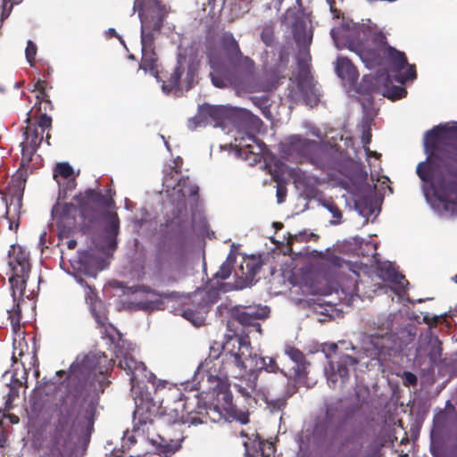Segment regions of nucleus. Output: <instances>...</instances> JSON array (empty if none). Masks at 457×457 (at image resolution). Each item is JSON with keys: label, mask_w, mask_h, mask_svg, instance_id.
<instances>
[{"label": "nucleus", "mask_w": 457, "mask_h": 457, "mask_svg": "<svg viewBox=\"0 0 457 457\" xmlns=\"http://www.w3.org/2000/svg\"><path fill=\"white\" fill-rule=\"evenodd\" d=\"M427 159L416 169L424 196L442 218L457 216V121L440 123L423 137Z\"/></svg>", "instance_id": "3"}, {"label": "nucleus", "mask_w": 457, "mask_h": 457, "mask_svg": "<svg viewBox=\"0 0 457 457\" xmlns=\"http://www.w3.org/2000/svg\"><path fill=\"white\" fill-rule=\"evenodd\" d=\"M24 140L21 143V176L27 172L29 163L37 149L43 141L44 134L40 133L37 127L27 126L23 131Z\"/></svg>", "instance_id": "17"}, {"label": "nucleus", "mask_w": 457, "mask_h": 457, "mask_svg": "<svg viewBox=\"0 0 457 457\" xmlns=\"http://www.w3.org/2000/svg\"><path fill=\"white\" fill-rule=\"evenodd\" d=\"M76 187V181L74 179H70L65 186L63 187L62 190L60 188L59 190V198H65L66 194L68 191H71Z\"/></svg>", "instance_id": "50"}, {"label": "nucleus", "mask_w": 457, "mask_h": 457, "mask_svg": "<svg viewBox=\"0 0 457 457\" xmlns=\"http://www.w3.org/2000/svg\"><path fill=\"white\" fill-rule=\"evenodd\" d=\"M330 34L337 48L345 46L354 52L367 69L386 66L395 72V79L401 85L416 79L415 65L408 63L403 52L386 44L383 32L373 31L363 24L344 21L331 29ZM381 95L395 101L404 97L407 91L403 86L384 84Z\"/></svg>", "instance_id": "5"}, {"label": "nucleus", "mask_w": 457, "mask_h": 457, "mask_svg": "<svg viewBox=\"0 0 457 457\" xmlns=\"http://www.w3.org/2000/svg\"><path fill=\"white\" fill-rule=\"evenodd\" d=\"M232 286L228 283H226V284H221L220 287V289L222 290L223 292H228L229 290L232 289Z\"/></svg>", "instance_id": "61"}, {"label": "nucleus", "mask_w": 457, "mask_h": 457, "mask_svg": "<svg viewBox=\"0 0 457 457\" xmlns=\"http://www.w3.org/2000/svg\"><path fill=\"white\" fill-rule=\"evenodd\" d=\"M281 373H283L284 377L287 378V384H288V395H293L295 392V389H291L290 388V380H291V378H292V375H287L286 372H284L283 370H281Z\"/></svg>", "instance_id": "57"}, {"label": "nucleus", "mask_w": 457, "mask_h": 457, "mask_svg": "<svg viewBox=\"0 0 457 457\" xmlns=\"http://www.w3.org/2000/svg\"><path fill=\"white\" fill-rule=\"evenodd\" d=\"M231 367L248 371L247 374L237 378L235 387L249 406L258 404L260 400L269 406L272 405L274 410H279L284 405V400H271L263 389L257 388L258 372L278 370L275 360L253 353L247 338L237 336L229 337L223 344L220 353L211 354L198 366L195 371L193 381L198 383L200 378L206 377L210 383H216V386H219L228 378Z\"/></svg>", "instance_id": "4"}, {"label": "nucleus", "mask_w": 457, "mask_h": 457, "mask_svg": "<svg viewBox=\"0 0 457 457\" xmlns=\"http://www.w3.org/2000/svg\"><path fill=\"white\" fill-rule=\"evenodd\" d=\"M232 267L228 266V263H222L219 270L214 274L216 279H227L231 275Z\"/></svg>", "instance_id": "46"}, {"label": "nucleus", "mask_w": 457, "mask_h": 457, "mask_svg": "<svg viewBox=\"0 0 457 457\" xmlns=\"http://www.w3.org/2000/svg\"><path fill=\"white\" fill-rule=\"evenodd\" d=\"M393 313H381L371 315L363 320L367 331L360 336V347L355 356L341 354L336 361H331L325 368L328 384L331 388L343 386L349 378L350 371L365 358L374 362L372 365H380L382 360L402 350L403 342L392 333Z\"/></svg>", "instance_id": "6"}, {"label": "nucleus", "mask_w": 457, "mask_h": 457, "mask_svg": "<svg viewBox=\"0 0 457 457\" xmlns=\"http://www.w3.org/2000/svg\"><path fill=\"white\" fill-rule=\"evenodd\" d=\"M182 162L180 157L174 161V166L164 170L162 187L169 204L172 206V214L179 216L186 209V196H195L198 193V186L193 183L188 177H182L179 170V163Z\"/></svg>", "instance_id": "12"}, {"label": "nucleus", "mask_w": 457, "mask_h": 457, "mask_svg": "<svg viewBox=\"0 0 457 457\" xmlns=\"http://www.w3.org/2000/svg\"><path fill=\"white\" fill-rule=\"evenodd\" d=\"M320 205L331 213L333 220H329L331 225H338L342 222V212L337 205L331 200L324 199L321 200Z\"/></svg>", "instance_id": "37"}, {"label": "nucleus", "mask_w": 457, "mask_h": 457, "mask_svg": "<svg viewBox=\"0 0 457 457\" xmlns=\"http://www.w3.org/2000/svg\"><path fill=\"white\" fill-rule=\"evenodd\" d=\"M202 56L193 46H179L177 62L168 82L162 81V90L165 95L174 91V95L185 89L189 90L198 82V71Z\"/></svg>", "instance_id": "10"}, {"label": "nucleus", "mask_w": 457, "mask_h": 457, "mask_svg": "<svg viewBox=\"0 0 457 457\" xmlns=\"http://www.w3.org/2000/svg\"><path fill=\"white\" fill-rule=\"evenodd\" d=\"M207 125H212V123L204 104L199 105L197 113L188 120L187 127L189 129L195 130L198 128L206 127Z\"/></svg>", "instance_id": "35"}, {"label": "nucleus", "mask_w": 457, "mask_h": 457, "mask_svg": "<svg viewBox=\"0 0 457 457\" xmlns=\"http://www.w3.org/2000/svg\"><path fill=\"white\" fill-rule=\"evenodd\" d=\"M73 171V168L68 162H60L56 164L54 178L59 185V187H62V186L60 178L67 179L71 177Z\"/></svg>", "instance_id": "38"}, {"label": "nucleus", "mask_w": 457, "mask_h": 457, "mask_svg": "<svg viewBox=\"0 0 457 457\" xmlns=\"http://www.w3.org/2000/svg\"><path fill=\"white\" fill-rule=\"evenodd\" d=\"M76 210L73 204L69 203H56L52 208L53 219L56 220V223L60 225L67 219L72 212Z\"/></svg>", "instance_id": "34"}, {"label": "nucleus", "mask_w": 457, "mask_h": 457, "mask_svg": "<svg viewBox=\"0 0 457 457\" xmlns=\"http://www.w3.org/2000/svg\"><path fill=\"white\" fill-rule=\"evenodd\" d=\"M349 285L343 286L340 290H336L335 294L327 295L328 300H323L320 308V313L329 318L338 317L340 313L346 312L347 309L354 304V302L360 298L356 293L358 290L356 281H347Z\"/></svg>", "instance_id": "16"}, {"label": "nucleus", "mask_w": 457, "mask_h": 457, "mask_svg": "<svg viewBox=\"0 0 457 457\" xmlns=\"http://www.w3.org/2000/svg\"><path fill=\"white\" fill-rule=\"evenodd\" d=\"M9 266L12 270L9 283L14 305L12 311L8 312L12 331L17 334L21 329L20 303L23 300L24 290L30 270L27 254L21 252L17 256L9 261Z\"/></svg>", "instance_id": "13"}, {"label": "nucleus", "mask_w": 457, "mask_h": 457, "mask_svg": "<svg viewBox=\"0 0 457 457\" xmlns=\"http://www.w3.org/2000/svg\"><path fill=\"white\" fill-rule=\"evenodd\" d=\"M286 145L289 154H295L300 158L309 160H312L320 149L317 141L303 138L298 135L287 137Z\"/></svg>", "instance_id": "22"}, {"label": "nucleus", "mask_w": 457, "mask_h": 457, "mask_svg": "<svg viewBox=\"0 0 457 457\" xmlns=\"http://www.w3.org/2000/svg\"><path fill=\"white\" fill-rule=\"evenodd\" d=\"M371 140V132L370 125L365 123L362 125V135H361V143L363 147L369 145Z\"/></svg>", "instance_id": "48"}, {"label": "nucleus", "mask_w": 457, "mask_h": 457, "mask_svg": "<svg viewBox=\"0 0 457 457\" xmlns=\"http://www.w3.org/2000/svg\"><path fill=\"white\" fill-rule=\"evenodd\" d=\"M101 361L95 354H80L71 364L69 372L56 371L40 388L46 396L58 402L59 414L56 429L68 442L62 450L56 449L50 457H71L70 451L78 444L88 440L94 428L99 394L104 392V371L96 368Z\"/></svg>", "instance_id": "1"}, {"label": "nucleus", "mask_w": 457, "mask_h": 457, "mask_svg": "<svg viewBox=\"0 0 457 457\" xmlns=\"http://www.w3.org/2000/svg\"><path fill=\"white\" fill-rule=\"evenodd\" d=\"M182 315L187 320L191 321L194 325L197 324V320L195 319V313L191 309L187 308V309L184 310Z\"/></svg>", "instance_id": "53"}, {"label": "nucleus", "mask_w": 457, "mask_h": 457, "mask_svg": "<svg viewBox=\"0 0 457 457\" xmlns=\"http://www.w3.org/2000/svg\"><path fill=\"white\" fill-rule=\"evenodd\" d=\"M21 206V195H12L10 199V203L6 201V215H9L12 212L15 214L19 212Z\"/></svg>", "instance_id": "42"}, {"label": "nucleus", "mask_w": 457, "mask_h": 457, "mask_svg": "<svg viewBox=\"0 0 457 457\" xmlns=\"http://www.w3.org/2000/svg\"><path fill=\"white\" fill-rule=\"evenodd\" d=\"M356 411V405H348L345 401L337 399L327 405L325 417L335 428H339L347 423Z\"/></svg>", "instance_id": "21"}, {"label": "nucleus", "mask_w": 457, "mask_h": 457, "mask_svg": "<svg viewBox=\"0 0 457 457\" xmlns=\"http://www.w3.org/2000/svg\"><path fill=\"white\" fill-rule=\"evenodd\" d=\"M354 209L365 219L363 224L368 222L369 217H376L380 209L378 206L375 188L369 186L360 191L354 198Z\"/></svg>", "instance_id": "20"}, {"label": "nucleus", "mask_w": 457, "mask_h": 457, "mask_svg": "<svg viewBox=\"0 0 457 457\" xmlns=\"http://www.w3.org/2000/svg\"><path fill=\"white\" fill-rule=\"evenodd\" d=\"M401 334L402 335H407L410 337V340H412L413 336L411 334L410 330H405V329L402 330Z\"/></svg>", "instance_id": "64"}, {"label": "nucleus", "mask_w": 457, "mask_h": 457, "mask_svg": "<svg viewBox=\"0 0 457 457\" xmlns=\"http://www.w3.org/2000/svg\"><path fill=\"white\" fill-rule=\"evenodd\" d=\"M156 266L161 276L171 277L179 270L181 261L175 255L161 253L156 259Z\"/></svg>", "instance_id": "32"}, {"label": "nucleus", "mask_w": 457, "mask_h": 457, "mask_svg": "<svg viewBox=\"0 0 457 457\" xmlns=\"http://www.w3.org/2000/svg\"><path fill=\"white\" fill-rule=\"evenodd\" d=\"M204 109L210 117L212 126L224 129L228 121L231 120L236 113V108L228 105H210L204 104Z\"/></svg>", "instance_id": "29"}, {"label": "nucleus", "mask_w": 457, "mask_h": 457, "mask_svg": "<svg viewBox=\"0 0 457 457\" xmlns=\"http://www.w3.org/2000/svg\"><path fill=\"white\" fill-rule=\"evenodd\" d=\"M52 118L46 113L40 115L37 127L40 133L44 134L46 129L51 128Z\"/></svg>", "instance_id": "45"}, {"label": "nucleus", "mask_w": 457, "mask_h": 457, "mask_svg": "<svg viewBox=\"0 0 457 457\" xmlns=\"http://www.w3.org/2000/svg\"><path fill=\"white\" fill-rule=\"evenodd\" d=\"M37 47L32 40H28L25 49V56L31 67L34 66V59L37 54Z\"/></svg>", "instance_id": "43"}, {"label": "nucleus", "mask_w": 457, "mask_h": 457, "mask_svg": "<svg viewBox=\"0 0 457 457\" xmlns=\"http://www.w3.org/2000/svg\"><path fill=\"white\" fill-rule=\"evenodd\" d=\"M311 133L312 136L321 139L322 138V135L320 131V129H316L315 127H312V129H310Z\"/></svg>", "instance_id": "60"}, {"label": "nucleus", "mask_w": 457, "mask_h": 457, "mask_svg": "<svg viewBox=\"0 0 457 457\" xmlns=\"http://www.w3.org/2000/svg\"><path fill=\"white\" fill-rule=\"evenodd\" d=\"M135 293L142 294L145 298L143 300L132 302L130 303L131 309L149 312L164 309L165 303L162 300V294L156 293L154 290H152L150 287L145 286L137 287L135 290Z\"/></svg>", "instance_id": "24"}, {"label": "nucleus", "mask_w": 457, "mask_h": 457, "mask_svg": "<svg viewBox=\"0 0 457 457\" xmlns=\"http://www.w3.org/2000/svg\"><path fill=\"white\" fill-rule=\"evenodd\" d=\"M104 220L106 223L103 237V250L107 253L117 246V236L120 229V220L117 213L105 211Z\"/></svg>", "instance_id": "27"}, {"label": "nucleus", "mask_w": 457, "mask_h": 457, "mask_svg": "<svg viewBox=\"0 0 457 457\" xmlns=\"http://www.w3.org/2000/svg\"><path fill=\"white\" fill-rule=\"evenodd\" d=\"M76 245H77V241L74 239L69 240L67 242V246L69 249H73L76 247Z\"/></svg>", "instance_id": "62"}, {"label": "nucleus", "mask_w": 457, "mask_h": 457, "mask_svg": "<svg viewBox=\"0 0 457 457\" xmlns=\"http://www.w3.org/2000/svg\"><path fill=\"white\" fill-rule=\"evenodd\" d=\"M134 11L138 10L141 23L142 59L140 69L148 71L159 80L158 56L154 41L161 34L170 8L161 0H135Z\"/></svg>", "instance_id": "7"}, {"label": "nucleus", "mask_w": 457, "mask_h": 457, "mask_svg": "<svg viewBox=\"0 0 457 457\" xmlns=\"http://www.w3.org/2000/svg\"><path fill=\"white\" fill-rule=\"evenodd\" d=\"M390 81V76L386 71L377 74L376 76L371 74L364 75L361 84L356 87L355 91L361 95H370L373 93L381 94L384 84Z\"/></svg>", "instance_id": "28"}, {"label": "nucleus", "mask_w": 457, "mask_h": 457, "mask_svg": "<svg viewBox=\"0 0 457 457\" xmlns=\"http://www.w3.org/2000/svg\"><path fill=\"white\" fill-rule=\"evenodd\" d=\"M364 148V151H365V154L367 156V159H370L371 156L375 157V158H378L380 156L379 154H378L377 152H374V151H371L368 145L366 147H363Z\"/></svg>", "instance_id": "55"}, {"label": "nucleus", "mask_w": 457, "mask_h": 457, "mask_svg": "<svg viewBox=\"0 0 457 457\" xmlns=\"http://www.w3.org/2000/svg\"><path fill=\"white\" fill-rule=\"evenodd\" d=\"M253 447H255L256 445H258V450L261 452L262 457H270L269 454L266 455L264 453V447L265 446H267L269 448V450H270V451L273 450L272 444L268 442V441H266V442L258 441L257 443L253 442Z\"/></svg>", "instance_id": "52"}, {"label": "nucleus", "mask_w": 457, "mask_h": 457, "mask_svg": "<svg viewBox=\"0 0 457 457\" xmlns=\"http://www.w3.org/2000/svg\"><path fill=\"white\" fill-rule=\"evenodd\" d=\"M221 44L230 67L239 77L237 86L249 92L261 91L262 87L255 83V63L243 54L234 35L228 31L223 33Z\"/></svg>", "instance_id": "11"}, {"label": "nucleus", "mask_w": 457, "mask_h": 457, "mask_svg": "<svg viewBox=\"0 0 457 457\" xmlns=\"http://www.w3.org/2000/svg\"><path fill=\"white\" fill-rule=\"evenodd\" d=\"M86 195L87 198L104 208H108L111 204V201L105 195L101 193H97L93 189L87 190Z\"/></svg>", "instance_id": "40"}, {"label": "nucleus", "mask_w": 457, "mask_h": 457, "mask_svg": "<svg viewBox=\"0 0 457 457\" xmlns=\"http://www.w3.org/2000/svg\"><path fill=\"white\" fill-rule=\"evenodd\" d=\"M71 268L77 274H84L88 278H96L98 272L104 269L103 260L96 256L93 250L79 252L78 258L71 261Z\"/></svg>", "instance_id": "18"}, {"label": "nucleus", "mask_w": 457, "mask_h": 457, "mask_svg": "<svg viewBox=\"0 0 457 457\" xmlns=\"http://www.w3.org/2000/svg\"><path fill=\"white\" fill-rule=\"evenodd\" d=\"M106 34L108 36H111V37H118L120 42L124 45L123 39L118 35V33L116 32L115 29H113V28L108 29L107 31H106Z\"/></svg>", "instance_id": "56"}, {"label": "nucleus", "mask_w": 457, "mask_h": 457, "mask_svg": "<svg viewBox=\"0 0 457 457\" xmlns=\"http://www.w3.org/2000/svg\"><path fill=\"white\" fill-rule=\"evenodd\" d=\"M441 414H437L433 419L434 428H436L437 427V424L439 422V420L441 419Z\"/></svg>", "instance_id": "63"}, {"label": "nucleus", "mask_w": 457, "mask_h": 457, "mask_svg": "<svg viewBox=\"0 0 457 457\" xmlns=\"http://www.w3.org/2000/svg\"><path fill=\"white\" fill-rule=\"evenodd\" d=\"M242 277L247 282L252 281L261 270V265L254 259L246 260L241 264Z\"/></svg>", "instance_id": "36"}, {"label": "nucleus", "mask_w": 457, "mask_h": 457, "mask_svg": "<svg viewBox=\"0 0 457 457\" xmlns=\"http://www.w3.org/2000/svg\"><path fill=\"white\" fill-rule=\"evenodd\" d=\"M118 352L114 353L119 360V367L123 370L131 384L134 395L135 411L133 412V428L124 432L123 447L140 442L149 441L163 453H175L180 448V441L166 438L159 434L150 436L153 429V416L168 411L178 412L177 407H172L170 398L181 395L176 386L170 385L164 380H157L154 374L147 371L145 364L137 356V346L129 342H120Z\"/></svg>", "instance_id": "2"}, {"label": "nucleus", "mask_w": 457, "mask_h": 457, "mask_svg": "<svg viewBox=\"0 0 457 457\" xmlns=\"http://www.w3.org/2000/svg\"><path fill=\"white\" fill-rule=\"evenodd\" d=\"M252 101L255 105H257L262 110V114L265 117H268V113H270V111L268 109V97L265 96L260 97H253Z\"/></svg>", "instance_id": "44"}, {"label": "nucleus", "mask_w": 457, "mask_h": 457, "mask_svg": "<svg viewBox=\"0 0 457 457\" xmlns=\"http://www.w3.org/2000/svg\"><path fill=\"white\" fill-rule=\"evenodd\" d=\"M60 267L65 272L71 275L76 279L78 284L85 287L86 303L89 305L92 316L94 317L96 324L100 328H104L102 333L110 340L111 344L112 345V351L113 353L118 352L117 345L119 343L127 341L122 338L120 332L107 321L104 303L96 299V295L93 287L85 282L81 276L77 274L76 270L72 269V271H71L65 267L63 260L61 261Z\"/></svg>", "instance_id": "14"}, {"label": "nucleus", "mask_w": 457, "mask_h": 457, "mask_svg": "<svg viewBox=\"0 0 457 457\" xmlns=\"http://www.w3.org/2000/svg\"><path fill=\"white\" fill-rule=\"evenodd\" d=\"M223 404L222 407L224 411L228 412H233L234 414L237 412V408L233 404V396L230 392H223L221 394Z\"/></svg>", "instance_id": "41"}, {"label": "nucleus", "mask_w": 457, "mask_h": 457, "mask_svg": "<svg viewBox=\"0 0 457 457\" xmlns=\"http://www.w3.org/2000/svg\"><path fill=\"white\" fill-rule=\"evenodd\" d=\"M287 355L294 361L295 365L292 367L294 371L293 381L295 384H303V379L307 374L306 369L309 363L305 361L303 353L294 347H288L286 350Z\"/></svg>", "instance_id": "30"}, {"label": "nucleus", "mask_w": 457, "mask_h": 457, "mask_svg": "<svg viewBox=\"0 0 457 457\" xmlns=\"http://www.w3.org/2000/svg\"><path fill=\"white\" fill-rule=\"evenodd\" d=\"M442 361V344L430 330L420 334L413 359V364L425 373L434 372L435 366Z\"/></svg>", "instance_id": "15"}, {"label": "nucleus", "mask_w": 457, "mask_h": 457, "mask_svg": "<svg viewBox=\"0 0 457 457\" xmlns=\"http://www.w3.org/2000/svg\"><path fill=\"white\" fill-rule=\"evenodd\" d=\"M170 401L171 406L177 407L178 411L179 410V405H181V411L185 412V414L181 416L182 423L194 426L204 423L203 420L197 415L200 414V411L194 413L195 406L201 408L196 395H195L193 399L187 398L184 403H182V395L176 398H170Z\"/></svg>", "instance_id": "26"}, {"label": "nucleus", "mask_w": 457, "mask_h": 457, "mask_svg": "<svg viewBox=\"0 0 457 457\" xmlns=\"http://www.w3.org/2000/svg\"><path fill=\"white\" fill-rule=\"evenodd\" d=\"M236 260V255L231 252L228 257L227 260L223 263H228V266L232 267L234 262Z\"/></svg>", "instance_id": "58"}, {"label": "nucleus", "mask_w": 457, "mask_h": 457, "mask_svg": "<svg viewBox=\"0 0 457 457\" xmlns=\"http://www.w3.org/2000/svg\"><path fill=\"white\" fill-rule=\"evenodd\" d=\"M336 428L325 417L322 420H317L312 431L305 429L298 438L299 448L305 451L309 445H320L328 436L330 430Z\"/></svg>", "instance_id": "19"}, {"label": "nucleus", "mask_w": 457, "mask_h": 457, "mask_svg": "<svg viewBox=\"0 0 457 457\" xmlns=\"http://www.w3.org/2000/svg\"><path fill=\"white\" fill-rule=\"evenodd\" d=\"M403 378L404 380V384L408 386H415L418 382L416 375L411 371H404Z\"/></svg>", "instance_id": "51"}, {"label": "nucleus", "mask_w": 457, "mask_h": 457, "mask_svg": "<svg viewBox=\"0 0 457 457\" xmlns=\"http://www.w3.org/2000/svg\"><path fill=\"white\" fill-rule=\"evenodd\" d=\"M244 446L245 448V457H258V451L251 452L249 449V445L246 442L244 443Z\"/></svg>", "instance_id": "54"}, {"label": "nucleus", "mask_w": 457, "mask_h": 457, "mask_svg": "<svg viewBox=\"0 0 457 457\" xmlns=\"http://www.w3.org/2000/svg\"><path fill=\"white\" fill-rule=\"evenodd\" d=\"M237 131L234 135L236 154L250 164L257 163L267 151L266 145L256 138L262 120L246 109H236Z\"/></svg>", "instance_id": "9"}, {"label": "nucleus", "mask_w": 457, "mask_h": 457, "mask_svg": "<svg viewBox=\"0 0 457 457\" xmlns=\"http://www.w3.org/2000/svg\"><path fill=\"white\" fill-rule=\"evenodd\" d=\"M46 232L44 231L40 234L39 236V246L41 247V249H43L45 244H46Z\"/></svg>", "instance_id": "59"}, {"label": "nucleus", "mask_w": 457, "mask_h": 457, "mask_svg": "<svg viewBox=\"0 0 457 457\" xmlns=\"http://www.w3.org/2000/svg\"><path fill=\"white\" fill-rule=\"evenodd\" d=\"M270 309L267 306H249L234 310L233 317L243 326H251L259 333L262 332L259 320L268 317Z\"/></svg>", "instance_id": "23"}, {"label": "nucleus", "mask_w": 457, "mask_h": 457, "mask_svg": "<svg viewBox=\"0 0 457 457\" xmlns=\"http://www.w3.org/2000/svg\"><path fill=\"white\" fill-rule=\"evenodd\" d=\"M207 57L209 61L210 67L212 71L210 72V77L212 79V83L216 87L222 88L226 86V81L224 80L222 75L225 72L224 71V56L223 53L220 48L213 47L209 46L207 47Z\"/></svg>", "instance_id": "25"}, {"label": "nucleus", "mask_w": 457, "mask_h": 457, "mask_svg": "<svg viewBox=\"0 0 457 457\" xmlns=\"http://www.w3.org/2000/svg\"><path fill=\"white\" fill-rule=\"evenodd\" d=\"M335 71L338 78L347 82L349 87L354 86L358 79V71L347 57H337Z\"/></svg>", "instance_id": "31"}, {"label": "nucleus", "mask_w": 457, "mask_h": 457, "mask_svg": "<svg viewBox=\"0 0 457 457\" xmlns=\"http://www.w3.org/2000/svg\"><path fill=\"white\" fill-rule=\"evenodd\" d=\"M261 37L262 42L266 46H270L273 42V30L270 27H265L263 28Z\"/></svg>", "instance_id": "47"}, {"label": "nucleus", "mask_w": 457, "mask_h": 457, "mask_svg": "<svg viewBox=\"0 0 457 457\" xmlns=\"http://www.w3.org/2000/svg\"><path fill=\"white\" fill-rule=\"evenodd\" d=\"M380 277L384 280H388L403 290L409 284L405 277L400 274L391 262H384L378 265Z\"/></svg>", "instance_id": "33"}, {"label": "nucleus", "mask_w": 457, "mask_h": 457, "mask_svg": "<svg viewBox=\"0 0 457 457\" xmlns=\"http://www.w3.org/2000/svg\"><path fill=\"white\" fill-rule=\"evenodd\" d=\"M294 39L299 47L297 63L299 71L296 76V91H289L288 96L295 103L303 101L306 105L312 106L319 100V90L311 75L307 61L311 58L309 46L313 33L311 26L304 20H297L292 28Z\"/></svg>", "instance_id": "8"}, {"label": "nucleus", "mask_w": 457, "mask_h": 457, "mask_svg": "<svg viewBox=\"0 0 457 457\" xmlns=\"http://www.w3.org/2000/svg\"><path fill=\"white\" fill-rule=\"evenodd\" d=\"M270 174L272 176V179L277 182L276 195L278 203L281 204L285 201L287 195L286 182L277 170H270Z\"/></svg>", "instance_id": "39"}, {"label": "nucleus", "mask_w": 457, "mask_h": 457, "mask_svg": "<svg viewBox=\"0 0 457 457\" xmlns=\"http://www.w3.org/2000/svg\"><path fill=\"white\" fill-rule=\"evenodd\" d=\"M228 414L241 424H246L249 422L248 412L237 410V412L235 414L233 412H228Z\"/></svg>", "instance_id": "49"}]
</instances>
